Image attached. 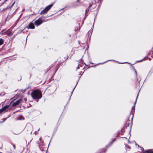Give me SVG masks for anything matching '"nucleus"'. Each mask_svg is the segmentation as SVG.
<instances>
[{
    "mask_svg": "<svg viewBox=\"0 0 153 153\" xmlns=\"http://www.w3.org/2000/svg\"><path fill=\"white\" fill-rule=\"evenodd\" d=\"M32 97L34 99H37L41 98L42 93L38 90L33 91L31 94Z\"/></svg>",
    "mask_w": 153,
    "mask_h": 153,
    "instance_id": "1",
    "label": "nucleus"
},
{
    "mask_svg": "<svg viewBox=\"0 0 153 153\" xmlns=\"http://www.w3.org/2000/svg\"><path fill=\"white\" fill-rule=\"evenodd\" d=\"M53 5V4H52L47 6L40 12V14L42 15L47 12L51 8Z\"/></svg>",
    "mask_w": 153,
    "mask_h": 153,
    "instance_id": "2",
    "label": "nucleus"
},
{
    "mask_svg": "<svg viewBox=\"0 0 153 153\" xmlns=\"http://www.w3.org/2000/svg\"><path fill=\"white\" fill-rule=\"evenodd\" d=\"M43 22V21L42 19H41L40 18H39L38 19L36 20L35 22L34 23L35 25L36 26H38L40 25V24H42Z\"/></svg>",
    "mask_w": 153,
    "mask_h": 153,
    "instance_id": "3",
    "label": "nucleus"
},
{
    "mask_svg": "<svg viewBox=\"0 0 153 153\" xmlns=\"http://www.w3.org/2000/svg\"><path fill=\"white\" fill-rule=\"evenodd\" d=\"M27 28L28 29H33L35 28V26L33 23H31L27 27Z\"/></svg>",
    "mask_w": 153,
    "mask_h": 153,
    "instance_id": "4",
    "label": "nucleus"
},
{
    "mask_svg": "<svg viewBox=\"0 0 153 153\" xmlns=\"http://www.w3.org/2000/svg\"><path fill=\"white\" fill-rule=\"evenodd\" d=\"M19 103V100H17L16 102H13L12 104V106H15L17 105H18Z\"/></svg>",
    "mask_w": 153,
    "mask_h": 153,
    "instance_id": "5",
    "label": "nucleus"
},
{
    "mask_svg": "<svg viewBox=\"0 0 153 153\" xmlns=\"http://www.w3.org/2000/svg\"><path fill=\"white\" fill-rule=\"evenodd\" d=\"M144 153H153V149H149L145 151Z\"/></svg>",
    "mask_w": 153,
    "mask_h": 153,
    "instance_id": "6",
    "label": "nucleus"
},
{
    "mask_svg": "<svg viewBox=\"0 0 153 153\" xmlns=\"http://www.w3.org/2000/svg\"><path fill=\"white\" fill-rule=\"evenodd\" d=\"M27 100V98H24V100H23V98H22L21 100H20V104L21 103V102L23 101L24 102H26Z\"/></svg>",
    "mask_w": 153,
    "mask_h": 153,
    "instance_id": "7",
    "label": "nucleus"
},
{
    "mask_svg": "<svg viewBox=\"0 0 153 153\" xmlns=\"http://www.w3.org/2000/svg\"><path fill=\"white\" fill-rule=\"evenodd\" d=\"M9 107V105H6L4 106V107L2 108L5 111L6 109L8 108Z\"/></svg>",
    "mask_w": 153,
    "mask_h": 153,
    "instance_id": "8",
    "label": "nucleus"
},
{
    "mask_svg": "<svg viewBox=\"0 0 153 153\" xmlns=\"http://www.w3.org/2000/svg\"><path fill=\"white\" fill-rule=\"evenodd\" d=\"M4 40L2 39H0V46L4 43Z\"/></svg>",
    "mask_w": 153,
    "mask_h": 153,
    "instance_id": "9",
    "label": "nucleus"
},
{
    "mask_svg": "<svg viewBox=\"0 0 153 153\" xmlns=\"http://www.w3.org/2000/svg\"><path fill=\"white\" fill-rule=\"evenodd\" d=\"M24 118L22 116H20V120H24Z\"/></svg>",
    "mask_w": 153,
    "mask_h": 153,
    "instance_id": "10",
    "label": "nucleus"
},
{
    "mask_svg": "<svg viewBox=\"0 0 153 153\" xmlns=\"http://www.w3.org/2000/svg\"><path fill=\"white\" fill-rule=\"evenodd\" d=\"M4 111L3 110V109L2 108L0 109V114L2 112H3Z\"/></svg>",
    "mask_w": 153,
    "mask_h": 153,
    "instance_id": "11",
    "label": "nucleus"
},
{
    "mask_svg": "<svg viewBox=\"0 0 153 153\" xmlns=\"http://www.w3.org/2000/svg\"><path fill=\"white\" fill-rule=\"evenodd\" d=\"M40 150H42V151H44V150H45V152H46V148L42 149V148H40Z\"/></svg>",
    "mask_w": 153,
    "mask_h": 153,
    "instance_id": "12",
    "label": "nucleus"
},
{
    "mask_svg": "<svg viewBox=\"0 0 153 153\" xmlns=\"http://www.w3.org/2000/svg\"><path fill=\"white\" fill-rule=\"evenodd\" d=\"M15 119L16 120H18L19 119V117H17V118H15Z\"/></svg>",
    "mask_w": 153,
    "mask_h": 153,
    "instance_id": "13",
    "label": "nucleus"
},
{
    "mask_svg": "<svg viewBox=\"0 0 153 153\" xmlns=\"http://www.w3.org/2000/svg\"><path fill=\"white\" fill-rule=\"evenodd\" d=\"M138 94L137 95V97L136 98V101H135V103H136V101H137V98H138Z\"/></svg>",
    "mask_w": 153,
    "mask_h": 153,
    "instance_id": "14",
    "label": "nucleus"
},
{
    "mask_svg": "<svg viewBox=\"0 0 153 153\" xmlns=\"http://www.w3.org/2000/svg\"><path fill=\"white\" fill-rule=\"evenodd\" d=\"M116 140V139H114V140H113L112 142H111V144H112V143H113V141H115V140Z\"/></svg>",
    "mask_w": 153,
    "mask_h": 153,
    "instance_id": "15",
    "label": "nucleus"
},
{
    "mask_svg": "<svg viewBox=\"0 0 153 153\" xmlns=\"http://www.w3.org/2000/svg\"><path fill=\"white\" fill-rule=\"evenodd\" d=\"M13 147H14V149H15V148H16V147H15V145H13Z\"/></svg>",
    "mask_w": 153,
    "mask_h": 153,
    "instance_id": "16",
    "label": "nucleus"
},
{
    "mask_svg": "<svg viewBox=\"0 0 153 153\" xmlns=\"http://www.w3.org/2000/svg\"><path fill=\"white\" fill-rule=\"evenodd\" d=\"M79 65H78V67H77V69H79Z\"/></svg>",
    "mask_w": 153,
    "mask_h": 153,
    "instance_id": "17",
    "label": "nucleus"
},
{
    "mask_svg": "<svg viewBox=\"0 0 153 153\" xmlns=\"http://www.w3.org/2000/svg\"><path fill=\"white\" fill-rule=\"evenodd\" d=\"M135 73H136V75H137V73L136 71H135Z\"/></svg>",
    "mask_w": 153,
    "mask_h": 153,
    "instance_id": "18",
    "label": "nucleus"
},
{
    "mask_svg": "<svg viewBox=\"0 0 153 153\" xmlns=\"http://www.w3.org/2000/svg\"><path fill=\"white\" fill-rule=\"evenodd\" d=\"M41 138L39 139V140L40 141H41Z\"/></svg>",
    "mask_w": 153,
    "mask_h": 153,
    "instance_id": "19",
    "label": "nucleus"
},
{
    "mask_svg": "<svg viewBox=\"0 0 153 153\" xmlns=\"http://www.w3.org/2000/svg\"><path fill=\"white\" fill-rule=\"evenodd\" d=\"M7 17L6 19V20L7 19Z\"/></svg>",
    "mask_w": 153,
    "mask_h": 153,
    "instance_id": "20",
    "label": "nucleus"
},
{
    "mask_svg": "<svg viewBox=\"0 0 153 153\" xmlns=\"http://www.w3.org/2000/svg\"><path fill=\"white\" fill-rule=\"evenodd\" d=\"M128 148L130 149V147H128Z\"/></svg>",
    "mask_w": 153,
    "mask_h": 153,
    "instance_id": "21",
    "label": "nucleus"
},
{
    "mask_svg": "<svg viewBox=\"0 0 153 153\" xmlns=\"http://www.w3.org/2000/svg\"><path fill=\"white\" fill-rule=\"evenodd\" d=\"M87 9H86V12H87Z\"/></svg>",
    "mask_w": 153,
    "mask_h": 153,
    "instance_id": "22",
    "label": "nucleus"
},
{
    "mask_svg": "<svg viewBox=\"0 0 153 153\" xmlns=\"http://www.w3.org/2000/svg\"><path fill=\"white\" fill-rule=\"evenodd\" d=\"M39 129L38 130V131H39Z\"/></svg>",
    "mask_w": 153,
    "mask_h": 153,
    "instance_id": "23",
    "label": "nucleus"
},
{
    "mask_svg": "<svg viewBox=\"0 0 153 153\" xmlns=\"http://www.w3.org/2000/svg\"><path fill=\"white\" fill-rule=\"evenodd\" d=\"M138 61V62H140V61Z\"/></svg>",
    "mask_w": 153,
    "mask_h": 153,
    "instance_id": "24",
    "label": "nucleus"
},
{
    "mask_svg": "<svg viewBox=\"0 0 153 153\" xmlns=\"http://www.w3.org/2000/svg\"><path fill=\"white\" fill-rule=\"evenodd\" d=\"M1 0H0V1H1Z\"/></svg>",
    "mask_w": 153,
    "mask_h": 153,
    "instance_id": "25",
    "label": "nucleus"
}]
</instances>
